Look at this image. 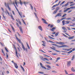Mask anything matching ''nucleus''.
<instances>
[{
	"mask_svg": "<svg viewBox=\"0 0 75 75\" xmlns=\"http://www.w3.org/2000/svg\"><path fill=\"white\" fill-rule=\"evenodd\" d=\"M17 40H18V41H19V43H21V40L20 39L18 38V39H17Z\"/></svg>",
	"mask_w": 75,
	"mask_h": 75,
	"instance_id": "nucleus-27",
	"label": "nucleus"
},
{
	"mask_svg": "<svg viewBox=\"0 0 75 75\" xmlns=\"http://www.w3.org/2000/svg\"><path fill=\"white\" fill-rule=\"evenodd\" d=\"M71 61H69L67 62V65L68 67H70L71 66Z\"/></svg>",
	"mask_w": 75,
	"mask_h": 75,
	"instance_id": "nucleus-3",
	"label": "nucleus"
},
{
	"mask_svg": "<svg viewBox=\"0 0 75 75\" xmlns=\"http://www.w3.org/2000/svg\"><path fill=\"white\" fill-rule=\"evenodd\" d=\"M52 47L54 48H53L52 47H50V48H51V49H52V50H54L55 51L56 50H55V49H56V48H55L54 47Z\"/></svg>",
	"mask_w": 75,
	"mask_h": 75,
	"instance_id": "nucleus-16",
	"label": "nucleus"
},
{
	"mask_svg": "<svg viewBox=\"0 0 75 75\" xmlns=\"http://www.w3.org/2000/svg\"><path fill=\"white\" fill-rule=\"evenodd\" d=\"M74 58H75V55H74L72 58V59H71V61H73L74 60Z\"/></svg>",
	"mask_w": 75,
	"mask_h": 75,
	"instance_id": "nucleus-23",
	"label": "nucleus"
},
{
	"mask_svg": "<svg viewBox=\"0 0 75 75\" xmlns=\"http://www.w3.org/2000/svg\"><path fill=\"white\" fill-rule=\"evenodd\" d=\"M62 47H68V46L65 45H64Z\"/></svg>",
	"mask_w": 75,
	"mask_h": 75,
	"instance_id": "nucleus-44",
	"label": "nucleus"
},
{
	"mask_svg": "<svg viewBox=\"0 0 75 75\" xmlns=\"http://www.w3.org/2000/svg\"><path fill=\"white\" fill-rule=\"evenodd\" d=\"M21 67L22 70H23V71L24 72L25 71V70H24V68L23 67H22V66L21 65Z\"/></svg>",
	"mask_w": 75,
	"mask_h": 75,
	"instance_id": "nucleus-24",
	"label": "nucleus"
},
{
	"mask_svg": "<svg viewBox=\"0 0 75 75\" xmlns=\"http://www.w3.org/2000/svg\"><path fill=\"white\" fill-rule=\"evenodd\" d=\"M73 38H74V36H73L71 37H69L68 38V39H69V40H72V39H73Z\"/></svg>",
	"mask_w": 75,
	"mask_h": 75,
	"instance_id": "nucleus-15",
	"label": "nucleus"
},
{
	"mask_svg": "<svg viewBox=\"0 0 75 75\" xmlns=\"http://www.w3.org/2000/svg\"><path fill=\"white\" fill-rule=\"evenodd\" d=\"M65 22H66L65 24H69V23H70V21H66Z\"/></svg>",
	"mask_w": 75,
	"mask_h": 75,
	"instance_id": "nucleus-18",
	"label": "nucleus"
},
{
	"mask_svg": "<svg viewBox=\"0 0 75 75\" xmlns=\"http://www.w3.org/2000/svg\"><path fill=\"white\" fill-rule=\"evenodd\" d=\"M70 8L71 9H73V8H75V7L74 6L71 7H70Z\"/></svg>",
	"mask_w": 75,
	"mask_h": 75,
	"instance_id": "nucleus-48",
	"label": "nucleus"
},
{
	"mask_svg": "<svg viewBox=\"0 0 75 75\" xmlns=\"http://www.w3.org/2000/svg\"><path fill=\"white\" fill-rule=\"evenodd\" d=\"M21 45H22V48L23 50H24V51H25V47H24V45H23V44L22 43H21Z\"/></svg>",
	"mask_w": 75,
	"mask_h": 75,
	"instance_id": "nucleus-12",
	"label": "nucleus"
},
{
	"mask_svg": "<svg viewBox=\"0 0 75 75\" xmlns=\"http://www.w3.org/2000/svg\"><path fill=\"white\" fill-rule=\"evenodd\" d=\"M38 28L40 30H41V31H42V28L41 27V26H38Z\"/></svg>",
	"mask_w": 75,
	"mask_h": 75,
	"instance_id": "nucleus-11",
	"label": "nucleus"
},
{
	"mask_svg": "<svg viewBox=\"0 0 75 75\" xmlns=\"http://www.w3.org/2000/svg\"><path fill=\"white\" fill-rule=\"evenodd\" d=\"M14 65L15 68L17 69L18 68V66L17 65V63H14Z\"/></svg>",
	"mask_w": 75,
	"mask_h": 75,
	"instance_id": "nucleus-6",
	"label": "nucleus"
},
{
	"mask_svg": "<svg viewBox=\"0 0 75 75\" xmlns=\"http://www.w3.org/2000/svg\"><path fill=\"white\" fill-rule=\"evenodd\" d=\"M8 10H9L10 11H11V9H10V7H9V6H8Z\"/></svg>",
	"mask_w": 75,
	"mask_h": 75,
	"instance_id": "nucleus-41",
	"label": "nucleus"
},
{
	"mask_svg": "<svg viewBox=\"0 0 75 75\" xmlns=\"http://www.w3.org/2000/svg\"><path fill=\"white\" fill-rule=\"evenodd\" d=\"M52 72H54V73H57V72L55 71H52Z\"/></svg>",
	"mask_w": 75,
	"mask_h": 75,
	"instance_id": "nucleus-64",
	"label": "nucleus"
},
{
	"mask_svg": "<svg viewBox=\"0 0 75 75\" xmlns=\"http://www.w3.org/2000/svg\"><path fill=\"white\" fill-rule=\"evenodd\" d=\"M66 20H71V18H67L66 19Z\"/></svg>",
	"mask_w": 75,
	"mask_h": 75,
	"instance_id": "nucleus-40",
	"label": "nucleus"
},
{
	"mask_svg": "<svg viewBox=\"0 0 75 75\" xmlns=\"http://www.w3.org/2000/svg\"><path fill=\"white\" fill-rule=\"evenodd\" d=\"M16 53V57L18 58V55L17 54V50H16L15 51Z\"/></svg>",
	"mask_w": 75,
	"mask_h": 75,
	"instance_id": "nucleus-19",
	"label": "nucleus"
},
{
	"mask_svg": "<svg viewBox=\"0 0 75 75\" xmlns=\"http://www.w3.org/2000/svg\"><path fill=\"white\" fill-rule=\"evenodd\" d=\"M18 23L20 24V25H21V22L20 21H18Z\"/></svg>",
	"mask_w": 75,
	"mask_h": 75,
	"instance_id": "nucleus-54",
	"label": "nucleus"
},
{
	"mask_svg": "<svg viewBox=\"0 0 75 75\" xmlns=\"http://www.w3.org/2000/svg\"><path fill=\"white\" fill-rule=\"evenodd\" d=\"M19 1H20V3L21 5H22V2H21V0H19Z\"/></svg>",
	"mask_w": 75,
	"mask_h": 75,
	"instance_id": "nucleus-62",
	"label": "nucleus"
},
{
	"mask_svg": "<svg viewBox=\"0 0 75 75\" xmlns=\"http://www.w3.org/2000/svg\"><path fill=\"white\" fill-rule=\"evenodd\" d=\"M59 9H60L59 7H58L56 8V10L57 11H58V10H59Z\"/></svg>",
	"mask_w": 75,
	"mask_h": 75,
	"instance_id": "nucleus-31",
	"label": "nucleus"
},
{
	"mask_svg": "<svg viewBox=\"0 0 75 75\" xmlns=\"http://www.w3.org/2000/svg\"><path fill=\"white\" fill-rule=\"evenodd\" d=\"M54 27V25H50V28H52V27Z\"/></svg>",
	"mask_w": 75,
	"mask_h": 75,
	"instance_id": "nucleus-52",
	"label": "nucleus"
},
{
	"mask_svg": "<svg viewBox=\"0 0 75 75\" xmlns=\"http://www.w3.org/2000/svg\"><path fill=\"white\" fill-rule=\"evenodd\" d=\"M65 1H63L62 3H61L60 4V5L61 6V5H62V4H64L65 3Z\"/></svg>",
	"mask_w": 75,
	"mask_h": 75,
	"instance_id": "nucleus-30",
	"label": "nucleus"
},
{
	"mask_svg": "<svg viewBox=\"0 0 75 75\" xmlns=\"http://www.w3.org/2000/svg\"><path fill=\"white\" fill-rule=\"evenodd\" d=\"M16 25L18 27H19V24L17 22L16 23Z\"/></svg>",
	"mask_w": 75,
	"mask_h": 75,
	"instance_id": "nucleus-60",
	"label": "nucleus"
},
{
	"mask_svg": "<svg viewBox=\"0 0 75 75\" xmlns=\"http://www.w3.org/2000/svg\"><path fill=\"white\" fill-rule=\"evenodd\" d=\"M68 4H69V2H67V3L64 5V7H67V6H68Z\"/></svg>",
	"mask_w": 75,
	"mask_h": 75,
	"instance_id": "nucleus-26",
	"label": "nucleus"
},
{
	"mask_svg": "<svg viewBox=\"0 0 75 75\" xmlns=\"http://www.w3.org/2000/svg\"><path fill=\"white\" fill-rule=\"evenodd\" d=\"M62 13H59L57 14L55 16V17H61L62 15L61 14Z\"/></svg>",
	"mask_w": 75,
	"mask_h": 75,
	"instance_id": "nucleus-1",
	"label": "nucleus"
},
{
	"mask_svg": "<svg viewBox=\"0 0 75 75\" xmlns=\"http://www.w3.org/2000/svg\"><path fill=\"white\" fill-rule=\"evenodd\" d=\"M6 14H7V13L8 14V15L9 16H10V13H9V12L8 11H7V10H6V11H5Z\"/></svg>",
	"mask_w": 75,
	"mask_h": 75,
	"instance_id": "nucleus-13",
	"label": "nucleus"
},
{
	"mask_svg": "<svg viewBox=\"0 0 75 75\" xmlns=\"http://www.w3.org/2000/svg\"><path fill=\"white\" fill-rule=\"evenodd\" d=\"M72 48H70L69 49H63V50H65V51H70L71 50H72Z\"/></svg>",
	"mask_w": 75,
	"mask_h": 75,
	"instance_id": "nucleus-4",
	"label": "nucleus"
},
{
	"mask_svg": "<svg viewBox=\"0 0 75 75\" xmlns=\"http://www.w3.org/2000/svg\"><path fill=\"white\" fill-rule=\"evenodd\" d=\"M15 2L16 6H17V7H18V5H17V1H15Z\"/></svg>",
	"mask_w": 75,
	"mask_h": 75,
	"instance_id": "nucleus-37",
	"label": "nucleus"
},
{
	"mask_svg": "<svg viewBox=\"0 0 75 75\" xmlns=\"http://www.w3.org/2000/svg\"><path fill=\"white\" fill-rule=\"evenodd\" d=\"M34 13V14L35 15V16L36 17V18H38V17H37V15L36 14V13Z\"/></svg>",
	"mask_w": 75,
	"mask_h": 75,
	"instance_id": "nucleus-55",
	"label": "nucleus"
},
{
	"mask_svg": "<svg viewBox=\"0 0 75 75\" xmlns=\"http://www.w3.org/2000/svg\"><path fill=\"white\" fill-rule=\"evenodd\" d=\"M40 58L41 59V60H42V61H45V60L44 59V58H43V57L42 56H40Z\"/></svg>",
	"mask_w": 75,
	"mask_h": 75,
	"instance_id": "nucleus-9",
	"label": "nucleus"
},
{
	"mask_svg": "<svg viewBox=\"0 0 75 75\" xmlns=\"http://www.w3.org/2000/svg\"><path fill=\"white\" fill-rule=\"evenodd\" d=\"M47 67V68H51V66L48 65H46Z\"/></svg>",
	"mask_w": 75,
	"mask_h": 75,
	"instance_id": "nucleus-35",
	"label": "nucleus"
},
{
	"mask_svg": "<svg viewBox=\"0 0 75 75\" xmlns=\"http://www.w3.org/2000/svg\"><path fill=\"white\" fill-rule=\"evenodd\" d=\"M5 49L6 51V52H8V50H7V48H6V47H5Z\"/></svg>",
	"mask_w": 75,
	"mask_h": 75,
	"instance_id": "nucleus-47",
	"label": "nucleus"
},
{
	"mask_svg": "<svg viewBox=\"0 0 75 75\" xmlns=\"http://www.w3.org/2000/svg\"><path fill=\"white\" fill-rule=\"evenodd\" d=\"M57 23H60V20H58L57 21Z\"/></svg>",
	"mask_w": 75,
	"mask_h": 75,
	"instance_id": "nucleus-46",
	"label": "nucleus"
},
{
	"mask_svg": "<svg viewBox=\"0 0 75 75\" xmlns=\"http://www.w3.org/2000/svg\"><path fill=\"white\" fill-rule=\"evenodd\" d=\"M59 59H60V57H58L57 58L56 61H55V62H57V61H58Z\"/></svg>",
	"mask_w": 75,
	"mask_h": 75,
	"instance_id": "nucleus-20",
	"label": "nucleus"
},
{
	"mask_svg": "<svg viewBox=\"0 0 75 75\" xmlns=\"http://www.w3.org/2000/svg\"><path fill=\"white\" fill-rule=\"evenodd\" d=\"M19 30H20L21 33L23 34V29H22V28L21 27H19Z\"/></svg>",
	"mask_w": 75,
	"mask_h": 75,
	"instance_id": "nucleus-5",
	"label": "nucleus"
},
{
	"mask_svg": "<svg viewBox=\"0 0 75 75\" xmlns=\"http://www.w3.org/2000/svg\"><path fill=\"white\" fill-rule=\"evenodd\" d=\"M49 42H51L52 43H54H54H55V42H54L52 41L51 40H49Z\"/></svg>",
	"mask_w": 75,
	"mask_h": 75,
	"instance_id": "nucleus-42",
	"label": "nucleus"
},
{
	"mask_svg": "<svg viewBox=\"0 0 75 75\" xmlns=\"http://www.w3.org/2000/svg\"><path fill=\"white\" fill-rule=\"evenodd\" d=\"M30 7H31V9H32V10H33V6H32V5H31V4H30Z\"/></svg>",
	"mask_w": 75,
	"mask_h": 75,
	"instance_id": "nucleus-45",
	"label": "nucleus"
},
{
	"mask_svg": "<svg viewBox=\"0 0 75 75\" xmlns=\"http://www.w3.org/2000/svg\"><path fill=\"white\" fill-rule=\"evenodd\" d=\"M62 34L63 35H64V36H65V37H68L67 36L65 35V34H63V33Z\"/></svg>",
	"mask_w": 75,
	"mask_h": 75,
	"instance_id": "nucleus-57",
	"label": "nucleus"
},
{
	"mask_svg": "<svg viewBox=\"0 0 75 75\" xmlns=\"http://www.w3.org/2000/svg\"><path fill=\"white\" fill-rule=\"evenodd\" d=\"M13 5L15 7V8L16 9V10H17V7H16V5H15V4H14V3L13 4Z\"/></svg>",
	"mask_w": 75,
	"mask_h": 75,
	"instance_id": "nucleus-51",
	"label": "nucleus"
},
{
	"mask_svg": "<svg viewBox=\"0 0 75 75\" xmlns=\"http://www.w3.org/2000/svg\"><path fill=\"white\" fill-rule=\"evenodd\" d=\"M62 23H63V25H65V21L63 20L62 21Z\"/></svg>",
	"mask_w": 75,
	"mask_h": 75,
	"instance_id": "nucleus-29",
	"label": "nucleus"
},
{
	"mask_svg": "<svg viewBox=\"0 0 75 75\" xmlns=\"http://www.w3.org/2000/svg\"><path fill=\"white\" fill-rule=\"evenodd\" d=\"M59 44H64V42H59Z\"/></svg>",
	"mask_w": 75,
	"mask_h": 75,
	"instance_id": "nucleus-59",
	"label": "nucleus"
},
{
	"mask_svg": "<svg viewBox=\"0 0 75 75\" xmlns=\"http://www.w3.org/2000/svg\"><path fill=\"white\" fill-rule=\"evenodd\" d=\"M58 5L57 4H56L55 5H54L52 7V8H54V7H57V6H58Z\"/></svg>",
	"mask_w": 75,
	"mask_h": 75,
	"instance_id": "nucleus-14",
	"label": "nucleus"
},
{
	"mask_svg": "<svg viewBox=\"0 0 75 75\" xmlns=\"http://www.w3.org/2000/svg\"><path fill=\"white\" fill-rule=\"evenodd\" d=\"M48 37L50 39H52V40H55L54 38L50 36H48Z\"/></svg>",
	"mask_w": 75,
	"mask_h": 75,
	"instance_id": "nucleus-17",
	"label": "nucleus"
},
{
	"mask_svg": "<svg viewBox=\"0 0 75 75\" xmlns=\"http://www.w3.org/2000/svg\"><path fill=\"white\" fill-rule=\"evenodd\" d=\"M71 70L73 72H75V70L74 69V68L73 67L71 68Z\"/></svg>",
	"mask_w": 75,
	"mask_h": 75,
	"instance_id": "nucleus-25",
	"label": "nucleus"
},
{
	"mask_svg": "<svg viewBox=\"0 0 75 75\" xmlns=\"http://www.w3.org/2000/svg\"><path fill=\"white\" fill-rule=\"evenodd\" d=\"M68 11V10H67V9H66V10H64V12H67V11Z\"/></svg>",
	"mask_w": 75,
	"mask_h": 75,
	"instance_id": "nucleus-61",
	"label": "nucleus"
},
{
	"mask_svg": "<svg viewBox=\"0 0 75 75\" xmlns=\"http://www.w3.org/2000/svg\"><path fill=\"white\" fill-rule=\"evenodd\" d=\"M58 34H59V32H57L55 34V35L56 36V37H57V36H58Z\"/></svg>",
	"mask_w": 75,
	"mask_h": 75,
	"instance_id": "nucleus-21",
	"label": "nucleus"
},
{
	"mask_svg": "<svg viewBox=\"0 0 75 75\" xmlns=\"http://www.w3.org/2000/svg\"><path fill=\"white\" fill-rule=\"evenodd\" d=\"M18 13L19 14L20 16L21 17V18H22V16H21V14H20V13L19 11H18Z\"/></svg>",
	"mask_w": 75,
	"mask_h": 75,
	"instance_id": "nucleus-49",
	"label": "nucleus"
},
{
	"mask_svg": "<svg viewBox=\"0 0 75 75\" xmlns=\"http://www.w3.org/2000/svg\"><path fill=\"white\" fill-rule=\"evenodd\" d=\"M40 65L42 68H44L45 69H47V68H45L44 66H43L42 64L40 62Z\"/></svg>",
	"mask_w": 75,
	"mask_h": 75,
	"instance_id": "nucleus-2",
	"label": "nucleus"
},
{
	"mask_svg": "<svg viewBox=\"0 0 75 75\" xmlns=\"http://www.w3.org/2000/svg\"><path fill=\"white\" fill-rule=\"evenodd\" d=\"M15 2L16 6H17V7H18V5H17V1H15Z\"/></svg>",
	"mask_w": 75,
	"mask_h": 75,
	"instance_id": "nucleus-38",
	"label": "nucleus"
},
{
	"mask_svg": "<svg viewBox=\"0 0 75 75\" xmlns=\"http://www.w3.org/2000/svg\"><path fill=\"white\" fill-rule=\"evenodd\" d=\"M22 21L23 23V24H25V25H26V23H25L24 22V20H23V19H22Z\"/></svg>",
	"mask_w": 75,
	"mask_h": 75,
	"instance_id": "nucleus-33",
	"label": "nucleus"
},
{
	"mask_svg": "<svg viewBox=\"0 0 75 75\" xmlns=\"http://www.w3.org/2000/svg\"><path fill=\"white\" fill-rule=\"evenodd\" d=\"M65 19H66V18H62V20H65Z\"/></svg>",
	"mask_w": 75,
	"mask_h": 75,
	"instance_id": "nucleus-63",
	"label": "nucleus"
},
{
	"mask_svg": "<svg viewBox=\"0 0 75 75\" xmlns=\"http://www.w3.org/2000/svg\"><path fill=\"white\" fill-rule=\"evenodd\" d=\"M62 29H63V30H66V31H67V29H66V28H65V27H62Z\"/></svg>",
	"mask_w": 75,
	"mask_h": 75,
	"instance_id": "nucleus-22",
	"label": "nucleus"
},
{
	"mask_svg": "<svg viewBox=\"0 0 75 75\" xmlns=\"http://www.w3.org/2000/svg\"><path fill=\"white\" fill-rule=\"evenodd\" d=\"M44 59L45 60H45H46L47 61H49V60H48V59L47 58H44Z\"/></svg>",
	"mask_w": 75,
	"mask_h": 75,
	"instance_id": "nucleus-50",
	"label": "nucleus"
},
{
	"mask_svg": "<svg viewBox=\"0 0 75 75\" xmlns=\"http://www.w3.org/2000/svg\"><path fill=\"white\" fill-rule=\"evenodd\" d=\"M16 38V39H18V38H17V35H16V34H15V35Z\"/></svg>",
	"mask_w": 75,
	"mask_h": 75,
	"instance_id": "nucleus-56",
	"label": "nucleus"
},
{
	"mask_svg": "<svg viewBox=\"0 0 75 75\" xmlns=\"http://www.w3.org/2000/svg\"><path fill=\"white\" fill-rule=\"evenodd\" d=\"M38 73H39V74H44V73L43 72H40V71H39Z\"/></svg>",
	"mask_w": 75,
	"mask_h": 75,
	"instance_id": "nucleus-39",
	"label": "nucleus"
},
{
	"mask_svg": "<svg viewBox=\"0 0 75 75\" xmlns=\"http://www.w3.org/2000/svg\"><path fill=\"white\" fill-rule=\"evenodd\" d=\"M44 56H45V57H50V56H48V55H45V54H44Z\"/></svg>",
	"mask_w": 75,
	"mask_h": 75,
	"instance_id": "nucleus-53",
	"label": "nucleus"
},
{
	"mask_svg": "<svg viewBox=\"0 0 75 75\" xmlns=\"http://www.w3.org/2000/svg\"><path fill=\"white\" fill-rule=\"evenodd\" d=\"M56 28L53 27L51 29H50V30H51L52 31V32H54V30H55Z\"/></svg>",
	"mask_w": 75,
	"mask_h": 75,
	"instance_id": "nucleus-8",
	"label": "nucleus"
},
{
	"mask_svg": "<svg viewBox=\"0 0 75 75\" xmlns=\"http://www.w3.org/2000/svg\"><path fill=\"white\" fill-rule=\"evenodd\" d=\"M5 5L6 7H8V6H9V5L8 4V3L6 4V2H5Z\"/></svg>",
	"mask_w": 75,
	"mask_h": 75,
	"instance_id": "nucleus-10",
	"label": "nucleus"
},
{
	"mask_svg": "<svg viewBox=\"0 0 75 75\" xmlns=\"http://www.w3.org/2000/svg\"><path fill=\"white\" fill-rule=\"evenodd\" d=\"M42 20L43 21V23H45V24H47V23L46 22V21H45V20L44 19L42 18Z\"/></svg>",
	"mask_w": 75,
	"mask_h": 75,
	"instance_id": "nucleus-7",
	"label": "nucleus"
},
{
	"mask_svg": "<svg viewBox=\"0 0 75 75\" xmlns=\"http://www.w3.org/2000/svg\"><path fill=\"white\" fill-rule=\"evenodd\" d=\"M57 12V11L56 10L55 11H54V12H53V14H55Z\"/></svg>",
	"mask_w": 75,
	"mask_h": 75,
	"instance_id": "nucleus-36",
	"label": "nucleus"
},
{
	"mask_svg": "<svg viewBox=\"0 0 75 75\" xmlns=\"http://www.w3.org/2000/svg\"><path fill=\"white\" fill-rule=\"evenodd\" d=\"M73 51L71 50L69 51V52H67V54H70V53H71Z\"/></svg>",
	"mask_w": 75,
	"mask_h": 75,
	"instance_id": "nucleus-32",
	"label": "nucleus"
},
{
	"mask_svg": "<svg viewBox=\"0 0 75 75\" xmlns=\"http://www.w3.org/2000/svg\"><path fill=\"white\" fill-rule=\"evenodd\" d=\"M27 45V47H28L29 49H30V46H29V45H28V44L27 43H26Z\"/></svg>",
	"mask_w": 75,
	"mask_h": 75,
	"instance_id": "nucleus-28",
	"label": "nucleus"
},
{
	"mask_svg": "<svg viewBox=\"0 0 75 75\" xmlns=\"http://www.w3.org/2000/svg\"><path fill=\"white\" fill-rule=\"evenodd\" d=\"M64 71L65 72L66 74H67V75H68V73L67 72V71L66 70H65Z\"/></svg>",
	"mask_w": 75,
	"mask_h": 75,
	"instance_id": "nucleus-43",
	"label": "nucleus"
},
{
	"mask_svg": "<svg viewBox=\"0 0 75 75\" xmlns=\"http://www.w3.org/2000/svg\"><path fill=\"white\" fill-rule=\"evenodd\" d=\"M65 16H67V14H66V13H64V14L63 16L62 17H65Z\"/></svg>",
	"mask_w": 75,
	"mask_h": 75,
	"instance_id": "nucleus-34",
	"label": "nucleus"
},
{
	"mask_svg": "<svg viewBox=\"0 0 75 75\" xmlns=\"http://www.w3.org/2000/svg\"><path fill=\"white\" fill-rule=\"evenodd\" d=\"M72 9L70 10L68 12V13H71L72 11Z\"/></svg>",
	"mask_w": 75,
	"mask_h": 75,
	"instance_id": "nucleus-58",
	"label": "nucleus"
}]
</instances>
